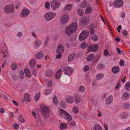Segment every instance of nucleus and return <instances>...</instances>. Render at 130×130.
Segmentation results:
<instances>
[{"mask_svg": "<svg viewBox=\"0 0 130 130\" xmlns=\"http://www.w3.org/2000/svg\"><path fill=\"white\" fill-rule=\"evenodd\" d=\"M77 24L76 22L71 23L68 26L65 30V32L68 36H70L72 33L74 32L77 30Z\"/></svg>", "mask_w": 130, "mask_h": 130, "instance_id": "obj_1", "label": "nucleus"}, {"mask_svg": "<svg viewBox=\"0 0 130 130\" xmlns=\"http://www.w3.org/2000/svg\"><path fill=\"white\" fill-rule=\"evenodd\" d=\"M41 112L43 116L44 119L46 120L49 117V109L47 107L44 106H41Z\"/></svg>", "mask_w": 130, "mask_h": 130, "instance_id": "obj_2", "label": "nucleus"}, {"mask_svg": "<svg viewBox=\"0 0 130 130\" xmlns=\"http://www.w3.org/2000/svg\"><path fill=\"white\" fill-rule=\"evenodd\" d=\"M89 33V31L88 30L83 31L79 36V40L82 41L85 40L88 36Z\"/></svg>", "mask_w": 130, "mask_h": 130, "instance_id": "obj_3", "label": "nucleus"}, {"mask_svg": "<svg viewBox=\"0 0 130 130\" xmlns=\"http://www.w3.org/2000/svg\"><path fill=\"white\" fill-rule=\"evenodd\" d=\"M56 14V13L49 12L44 15V17L47 21H49L51 20L54 18Z\"/></svg>", "mask_w": 130, "mask_h": 130, "instance_id": "obj_4", "label": "nucleus"}, {"mask_svg": "<svg viewBox=\"0 0 130 130\" xmlns=\"http://www.w3.org/2000/svg\"><path fill=\"white\" fill-rule=\"evenodd\" d=\"M99 48V45L96 44L89 45L87 48V50L89 52H95L98 50Z\"/></svg>", "mask_w": 130, "mask_h": 130, "instance_id": "obj_5", "label": "nucleus"}, {"mask_svg": "<svg viewBox=\"0 0 130 130\" xmlns=\"http://www.w3.org/2000/svg\"><path fill=\"white\" fill-rule=\"evenodd\" d=\"M63 71L65 74L70 76L73 73V69L71 68L68 66L64 68Z\"/></svg>", "mask_w": 130, "mask_h": 130, "instance_id": "obj_6", "label": "nucleus"}, {"mask_svg": "<svg viewBox=\"0 0 130 130\" xmlns=\"http://www.w3.org/2000/svg\"><path fill=\"white\" fill-rule=\"evenodd\" d=\"M60 5L59 1L57 0L52 1L51 3V7L54 10H55L56 8L59 7Z\"/></svg>", "mask_w": 130, "mask_h": 130, "instance_id": "obj_7", "label": "nucleus"}, {"mask_svg": "<svg viewBox=\"0 0 130 130\" xmlns=\"http://www.w3.org/2000/svg\"><path fill=\"white\" fill-rule=\"evenodd\" d=\"M14 8L13 5H8L5 8V12L7 13L13 12L14 11Z\"/></svg>", "mask_w": 130, "mask_h": 130, "instance_id": "obj_8", "label": "nucleus"}, {"mask_svg": "<svg viewBox=\"0 0 130 130\" xmlns=\"http://www.w3.org/2000/svg\"><path fill=\"white\" fill-rule=\"evenodd\" d=\"M69 20V16L67 14L62 15L60 18V22L62 24L67 23Z\"/></svg>", "mask_w": 130, "mask_h": 130, "instance_id": "obj_9", "label": "nucleus"}, {"mask_svg": "<svg viewBox=\"0 0 130 130\" xmlns=\"http://www.w3.org/2000/svg\"><path fill=\"white\" fill-rule=\"evenodd\" d=\"M123 2L122 0H116L114 3V6L117 8L122 6Z\"/></svg>", "mask_w": 130, "mask_h": 130, "instance_id": "obj_10", "label": "nucleus"}, {"mask_svg": "<svg viewBox=\"0 0 130 130\" xmlns=\"http://www.w3.org/2000/svg\"><path fill=\"white\" fill-rule=\"evenodd\" d=\"M30 12V11L27 9H23L21 13V15L22 17H26L29 14Z\"/></svg>", "mask_w": 130, "mask_h": 130, "instance_id": "obj_11", "label": "nucleus"}, {"mask_svg": "<svg viewBox=\"0 0 130 130\" xmlns=\"http://www.w3.org/2000/svg\"><path fill=\"white\" fill-rule=\"evenodd\" d=\"M64 48L63 46L61 44H59L57 48L56 51V53H62L63 52Z\"/></svg>", "mask_w": 130, "mask_h": 130, "instance_id": "obj_12", "label": "nucleus"}, {"mask_svg": "<svg viewBox=\"0 0 130 130\" xmlns=\"http://www.w3.org/2000/svg\"><path fill=\"white\" fill-rule=\"evenodd\" d=\"M26 101L27 102L30 101V99L29 94L27 93H25L24 94V99L22 101V102H24Z\"/></svg>", "mask_w": 130, "mask_h": 130, "instance_id": "obj_13", "label": "nucleus"}, {"mask_svg": "<svg viewBox=\"0 0 130 130\" xmlns=\"http://www.w3.org/2000/svg\"><path fill=\"white\" fill-rule=\"evenodd\" d=\"M111 70L113 73L115 74L117 73L119 71V68L118 66H114L112 68Z\"/></svg>", "mask_w": 130, "mask_h": 130, "instance_id": "obj_14", "label": "nucleus"}, {"mask_svg": "<svg viewBox=\"0 0 130 130\" xmlns=\"http://www.w3.org/2000/svg\"><path fill=\"white\" fill-rule=\"evenodd\" d=\"M113 98L112 96L110 95L105 100V103L107 104H109L112 102L113 100Z\"/></svg>", "mask_w": 130, "mask_h": 130, "instance_id": "obj_15", "label": "nucleus"}, {"mask_svg": "<svg viewBox=\"0 0 130 130\" xmlns=\"http://www.w3.org/2000/svg\"><path fill=\"white\" fill-rule=\"evenodd\" d=\"M66 101L68 103H72L74 101L73 98L71 96H67L66 98Z\"/></svg>", "mask_w": 130, "mask_h": 130, "instance_id": "obj_16", "label": "nucleus"}, {"mask_svg": "<svg viewBox=\"0 0 130 130\" xmlns=\"http://www.w3.org/2000/svg\"><path fill=\"white\" fill-rule=\"evenodd\" d=\"M67 112L66 111L62 109H60L59 110V115L62 117H64L67 114Z\"/></svg>", "mask_w": 130, "mask_h": 130, "instance_id": "obj_17", "label": "nucleus"}, {"mask_svg": "<svg viewBox=\"0 0 130 130\" xmlns=\"http://www.w3.org/2000/svg\"><path fill=\"white\" fill-rule=\"evenodd\" d=\"M44 55L43 54L42 51H41L36 54L35 56L36 59H40L43 58Z\"/></svg>", "mask_w": 130, "mask_h": 130, "instance_id": "obj_18", "label": "nucleus"}, {"mask_svg": "<svg viewBox=\"0 0 130 130\" xmlns=\"http://www.w3.org/2000/svg\"><path fill=\"white\" fill-rule=\"evenodd\" d=\"M62 72V70L60 69L57 70L56 73V74L55 76V78L56 79H58L61 76V75Z\"/></svg>", "mask_w": 130, "mask_h": 130, "instance_id": "obj_19", "label": "nucleus"}, {"mask_svg": "<svg viewBox=\"0 0 130 130\" xmlns=\"http://www.w3.org/2000/svg\"><path fill=\"white\" fill-rule=\"evenodd\" d=\"M46 74L48 77H52L53 75L54 72L53 70H50L46 71Z\"/></svg>", "mask_w": 130, "mask_h": 130, "instance_id": "obj_20", "label": "nucleus"}, {"mask_svg": "<svg viewBox=\"0 0 130 130\" xmlns=\"http://www.w3.org/2000/svg\"><path fill=\"white\" fill-rule=\"evenodd\" d=\"M36 63V62L35 60L34 59L31 60L29 62L30 67L31 68H34L35 66Z\"/></svg>", "mask_w": 130, "mask_h": 130, "instance_id": "obj_21", "label": "nucleus"}, {"mask_svg": "<svg viewBox=\"0 0 130 130\" xmlns=\"http://www.w3.org/2000/svg\"><path fill=\"white\" fill-rule=\"evenodd\" d=\"M76 56L75 53H73L69 56L68 57V60L69 61H71Z\"/></svg>", "mask_w": 130, "mask_h": 130, "instance_id": "obj_22", "label": "nucleus"}, {"mask_svg": "<svg viewBox=\"0 0 130 130\" xmlns=\"http://www.w3.org/2000/svg\"><path fill=\"white\" fill-rule=\"evenodd\" d=\"M95 57L94 55L93 54H90L88 55L87 57V59L89 61H91Z\"/></svg>", "mask_w": 130, "mask_h": 130, "instance_id": "obj_23", "label": "nucleus"}, {"mask_svg": "<svg viewBox=\"0 0 130 130\" xmlns=\"http://www.w3.org/2000/svg\"><path fill=\"white\" fill-rule=\"evenodd\" d=\"M94 130H102V127L98 124L94 125L93 127Z\"/></svg>", "mask_w": 130, "mask_h": 130, "instance_id": "obj_24", "label": "nucleus"}, {"mask_svg": "<svg viewBox=\"0 0 130 130\" xmlns=\"http://www.w3.org/2000/svg\"><path fill=\"white\" fill-rule=\"evenodd\" d=\"M104 77V75L102 73H99L97 74L96 76V79L98 80H100L102 79Z\"/></svg>", "mask_w": 130, "mask_h": 130, "instance_id": "obj_25", "label": "nucleus"}, {"mask_svg": "<svg viewBox=\"0 0 130 130\" xmlns=\"http://www.w3.org/2000/svg\"><path fill=\"white\" fill-rule=\"evenodd\" d=\"M105 67V65L103 64L99 63L96 66L97 68L99 70H101L104 69Z\"/></svg>", "mask_w": 130, "mask_h": 130, "instance_id": "obj_26", "label": "nucleus"}, {"mask_svg": "<svg viewBox=\"0 0 130 130\" xmlns=\"http://www.w3.org/2000/svg\"><path fill=\"white\" fill-rule=\"evenodd\" d=\"M67 113V114L64 118L65 119L67 120L68 121H70L72 120V118L69 114L68 113Z\"/></svg>", "mask_w": 130, "mask_h": 130, "instance_id": "obj_27", "label": "nucleus"}, {"mask_svg": "<svg viewBox=\"0 0 130 130\" xmlns=\"http://www.w3.org/2000/svg\"><path fill=\"white\" fill-rule=\"evenodd\" d=\"M129 96V95L127 92L124 93L123 95L122 99H128Z\"/></svg>", "mask_w": 130, "mask_h": 130, "instance_id": "obj_28", "label": "nucleus"}, {"mask_svg": "<svg viewBox=\"0 0 130 130\" xmlns=\"http://www.w3.org/2000/svg\"><path fill=\"white\" fill-rule=\"evenodd\" d=\"M88 44L87 43L84 42L82 43L81 44L80 47L82 49H85L88 46Z\"/></svg>", "mask_w": 130, "mask_h": 130, "instance_id": "obj_29", "label": "nucleus"}, {"mask_svg": "<svg viewBox=\"0 0 130 130\" xmlns=\"http://www.w3.org/2000/svg\"><path fill=\"white\" fill-rule=\"evenodd\" d=\"M42 43L40 41L38 40H37L34 43V45L35 46L37 47L40 46L42 44Z\"/></svg>", "mask_w": 130, "mask_h": 130, "instance_id": "obj_30", "label": "nucleus"}, {"mask_svg": "<svg viewBox=\"0 0 130 130\" xmlns=\"http://www.w3.org/2000/svg\"><path fill=\"white\" fill-rule=\"evenodd\" d=\"M67 126V124L65 123H61L60 124V128L61 129H65Z\"/></svg>", "mask_w": 130, "mask_h": 130, "instance_id": "obj_31", "label": "nucleus"}, {"mask_svg": "<svg viewBox=\"0 0 130 130\" xmlns=\"http://www.w3.org/2000/svg\"><path fill=\"white\" fill-rule=\"evenodd\" d=\"M92 11V9L91 7H88L86 9L85 13L86 14H89Z\"/></svg>", "mask_w": 130, "mask_h": 130, "instance_id": "obj_32", "label": "nucleus"}, {"mask_svg": "<svg viewBox=\"0 0 130 130\" xmlns=\"http://www.w3.org/2000/svg\"><path fill=\"white\" fill-rule=\"evenodd\" d=\"M125 89L126 90L130 91V82H128L125 85Z\"/></svg>", "mask_w": 130, "mask_h": 130, "instance_id": "obj_33", "label": "nucleus"}, {"mask_svg": "<svg viewBox=\"0 0 130 130\" xmlns=\"http://www.w3.org/2000/svg\"><path fill=\"white\" fill-rule=\"evenodd\" d=\"M80 22L83 25H86L87 24V21L86 19L85 18H82Z\"/></svg>", "mask_w": 130, "mask_h": 130, "instance_id": "obj_34", "label": "nucleus"}, {"mask_svg": "<svg viewBox=\"0 0 130 130\" xmlns=\"http://www.w3.org/2000/svg\"><path fill=\"white\" fill-rule=\"evenodd\" d=\"M87 6L86 1L85 0L80 5V7L83 8H86Z\"/></svg>", "mask_w": 130, "mask_h": 130, "instance_id": "obj_35", "label": "nucleus"}, {"mask_svg": "<svg viewBox=\"0 0 130 130\" xmlns=\"http://www.w3.org/2000/svg\"><path fill=\"white\" fill-rule=\"evenodd\" d=\"M72 8V6L71 5L68 4L64 8V10H69Z\"/></svg>", "mask_w": 130, "mask_h": 130, "instance_id": "obj_36", "label": "nucleus"}, {"mask_svg": "<svg viewBox=\"0 0 130 130\" xmlns=\"http://www.w3.org/2000/svg\"><path fill=\"white\" fill-rule=\"evenodd\" d=\"M79 108L77 107L74 106L73 109V111L74 113L77 114L78 112Z\"/></svg>", "mask_w": 130, "mask_h": 130, "instance_id": "obj_37", "label": "nucleus"}, {"mask_svg": "<svg viewBox=\"0 0 130 130\" xmlns=\"http://www.w3.org/2000/svg\"><path fill=\"white\" fill-rule=\"evenodd\" d=\"M11 69L15 70L17 69V64L16 63H12L11 66Z\"/></svg>", "mask_w": 130, "mask_h": 130, "instance_id": "obj_38", "label": "nucleus"}, {"mask_svg": "<svg viewBox=\"0 0 130 130\" xmlns=\"http://www.w3.org/2000/svg\"><path fill=\"white\" fill-rule=\"evenodd\" d=\"M24 71L26 76L28 77L30 75V74L29 69H26Z\"/></svg>", "mask_w": 130, "mask_h": 130, "instance_id": "obj_39", "label": "nucleus"}, {"mask_svg": "<svg viewBox=\"0 0 130 130\" xmlns=\"http://www.w3.org/2000/svg\"><path fill=\"white\" fill-rule=\"evenodd\" d=\"M123 106L124 108L126 109H127L129 108L130 107V104L127 103H125L123 104Z\"/></svg>", "mask_w": 130, "mask_h": 130, "instance_id": "obj_40", "label": "nucleus"}, {"mask_svg": "<svg viewBox=\"0 0 130 130\" xmlns=\"http://www.w3.org/2000/svg\"><path fill=\"white\" fill-rule=\"evenodd\" d=\"M52 92V90L50 89H46L44 91V94L46 95H49Z\"/></svg>", "mask_w": 130, "mask_h": 130, "instance_id": "obj_41", "label": "nucleus"}, {"mask_svg": "<svg viewBox=\"0 0 130 130\" xmlns=\"http://www.w3.org/2000/svg\"><path fill=\"white\" fill-rule=\"evenodd\" d=\"M60 106L63 108H65L66 107V104L64 102L61 101L60 103Z\"/></svg>", "mask_w": 130, "mask_h": 130, "instance_id": "obj_42", "label": "nucleus"}, {"mask_svg": "<svg viewBox=\"0 0 130 130\" xmlns=\"http://www.w3.org/2000/svg\"><path fill=\"white\" fill-rule=\"evenodd\" d=\"M98 37L97 36L95 35L91 37V39L94 41H96L98 40Z\"/></svg>", "mask_w": 130, "mask_h": 130, "instance_id": "obj_43", "label": "nucleus"}, {"mask_svg": "<svg viewBox=\"0 0 130 130\" xmlns=\"http://www.w3.org/2000/svg\"><path fill=\"white\" fill-rule=\"evenodd\" d=\"M77 12L79 15L80 16H83L84 14V12L82 9H79L78 10Z\"/></svg>", "mask_w": 130, "mask_h": 130, "instance_id": "obj_44", "label": "nucleus"}, {"mask_svg": "<svg viewBox=\"0 0 130 130\" xmlns=\"http://www.w3.org/2000/svg\"><path fill=\"white\" fill-rule=\"evenodd\" d=\"M85 90V88L83 86H80L78 90V91L79 92H83Z\"/></svg>", "mask_w": 130, "mask_h": 130, "instance_id": "obj_45", "label": "nucleus"}, {"mask_svg": "<svg viewBox=\"0 0 130 130\" xmlns=\"http://www.w3.org/2000/svg\"><path fill=\"white\" fill-rule=\"evenodd\" d=\"M20 122L22 123H24L25 122L24 119H23V117L21 116H20L18 118Z\"/></svg>", "mask_w": 130, "mask_h": 130, "instance_id": "obj_46", "label": "nucleus"}, {"mask_svg": "<svg viewBox=\"0 0 130 130\" xmlns=\"http://www.w3.org/2000/svg\"><path fill=\"white\" fill-rule=\"evenodd\" d=\"M24 74L23 71L22 70H21L20 71V77L21 79H22L24 78Z\"/></svg>", "mask_w": 130, "mask_h": 130, "instance_id": "obj_47", "label": "nucleus"}, {"mask_svg": "<svg viewBox=\"0 0 130 130\" xmlns=\"http://www.w3.org/2000/svg\"><path fill=\"white\" fill-rule=\"evenodd\" d=\"M80 98L79 97L77 96H75V102L77 103H79L80 102Z\"/></svg>", "mask_w": 130, "mask_h": 130, "instance_id": "obj_48", "label": "nucleus"}, {"mask_svg": "<svg viewBox=\"0 0 130 130\" xmlns=\"http://www.w3.org/2000/svg\"><path fill=\"white\" fill-rule=\"evenodd\" d=\"M53 101L55 105L57 104V100L56 96H55L53 98Z\"/></svg>", "mask_w": 130, "mask_h": 130, "instance_id": "obj_49", "label": "nucleus"}, {"mask_svg": "<svg viewBox=\"0 0 130 130\" xmlns=\"http://www.w3.org/2000/svg\"><path fill=\"white\" fill-rule=\"evenodd\" d=\"M40 96V94L39 93H38L36 94L35 97V100L36 101H38L39 98Z\"/></svg>", "mask_w": 130, "mask_h": 130, "instance_id": "obj_50", "label": "nucleus"}, {"mask_svg": "<svg viewBox=\"0 0 130 130\" xmlns=\"http://www.w3.org/2000/svg\"><path fill=\"white\" fill-rule=\"evenodd\" d=\"M89 67L88 65H86L83 68V70L85 72H87L89 70Z\"/></svg>", "mask_w": 130, "mask_h": 130, "instance_id": "obj_51", "label": "nucleus"}, {"mask_svg": "<svg viewBox=\"0 0 130 130\" xmlns=\"http://www.w3.org/2000/svg\"><path fill=\"white\" fill-rule=\"evenodd\" d=\"M120 65L121 66H123L124 64V62L123 59H121L119 62Z\"/></svg>", "mask_w": 130, "mask_h": 130, "instance_id": "obj_52", "label": "nucleus"}, {"mask_svg": "<svg viewBox=\"0 0 130 130\" xmlns=\"http://www.w3.org/2000/svg\"><path fill=\"white\" fill-rule=\"evenodd\" d=\"M45 6L46 8L49 9L50 8V3L49 2H46L45 4Z\"/></svg>", "mask_w": 130, "mask_h": 130, "instance_id": "obj_53", "label": "nucleus"}, {"mask_svg": "<svg viewBox=\"0 0 130 130\" xmlns=\"http://www.w3.org/2000/svg\"><path fill=\"white\" fill-rule=\"evenodd\" d=\"M90 33L91 35H93L95 33V31L93 27L90 28Z\"/></svg>", "mask_w": 130, "mask_h": 130, "instance_id": "obj_54", "label": "nucleus"}, {"mask_svg": "<svg viewBox=\"0 0 130 130\" xmlns=\"http://www.w3.org/2000/svg\"><path fill=\"white\" fill-rule=\"evenodd\" d=\"M71 126H75L76 125V122L75 121H73L71 122H70L68 123Z\"/></svg>", "mask_w": 130, "mask_h": 130, "instance_id": "obj_55", "label": "nucleus"}, {"mask_svg": "<svg viewBox=\"0 0 130 130\" xmlns=\"http://www.w3.org/2000/svg\"><path fill=\"white\" fill-rule=\"evenodd\" d=\"M122 34L124 36H127L128 35L127 31L125 30H124L122 32Z\"/></svg>", "mask_w": 130, "mask_h": 130, "instance_id": "obj_56", "label": "nucleus"}, {"mask_svg": "<svg viewBox=\"0 0 130 130\" xmlns=\"http://www.w3.org/2000/svg\"><path fill=\"white\" fill-rule=\"evenodd\" d=\"M58 54L56 55V58L57 59H60L62 57V55L60 54V53H57Z\"/></svg>", "mask_w": 130, "mask_h": 130, "instance_id": "obj_57", "label": "nucleus"}, {"mask_svg": "<svg viewBox=\"0 0 130 130\" xmlns=\"http://www.w3.org/2000/svg\"><path fill=\"white\" fill-rule=\"evenodd\" d=\"M13 127L15 129H17L19 127V125L17 124H14L13 125Z\"/></svg>", "mask_w": 130, "mask_h": 130, "instance_id": "obj_58", "label": "nucleus"}, {"mask_svg": "<svg viewBox=\"0 0 130 130\" xmlns=\"http://www.w3.org/2000/svg\"><path fill=\"white\" fill-rule=\"evenodd\" d=\"M37 122L39 123L42 126H43V124L42 123L41 120L40 118H39L37 120Z\"/></svg>", "mask_w": 130, "mask_h": 130, "instance_id": "obj_59", "label": "nucleus"}, {"mask_svg": "<svg viewBox=\"0 0 130 130\" xmlns=\"http://www.w3.org/2000/svg\"><path fill=\"white\" fill-rule=\"evenodd\" d=\"M120 82L119 81L117 83L116 86V89H118L119 88L121 87V85L120 84Z\"/></svg>", "mask_w": 130, "mask_h": 130, "instance_id": "obj_60", "label": "nucleus"}, {"mask_svg": "<svg viewBox=\"0 0 130 130\" xmlns=\"http://www.w3.org/2000/svg\"><path fill=\"white\" fill-rule=\"evenodd\" d=\"M53 82L52 80L49 81L47 83V86L48 87L51 86L52 85Z\"/></svg>", "mask_w": 130, "mask_h": 130, "instance_id": "obj_61", "label": "nucleus"}, {"mask_svg": "<svg viewBox=\"0 0 130 130\" xmlns=\"http://www.w3.org/2000/svg\"><path fill=\"white\" fill-rule=\"evenodd\" d=\"M76 39L75 37H71L70 38V40L71 41H74Z\"/></svg>", "mask_w": 130, "mask_h": 130, "instance_id": "obj_62", "label": "nucleus"}, {"mask_svg": "<svg viewBox=\"0 0 130 130\" xmlns=\"http://www.w3.org/2000/svg\"><path fill=\"white\" fill-rule=\"evenodd\" d=\"M104 55L105 56H107L108 54L109 53L107 49H106L104 50Z\"/></svg>", "mask_w": 130, "mask_h": 130, "instance_id": "obj_63", "label": "nucleus"}, {"mask_svg": "<svg viewBox=\"0 0 130 130\" xmlns=\"http://www.w3.org/2000/svg\"><path fill=\"white\" fill-rule=\"evenodd\" d=\"M5 112V110L3 108H0V113H3Z\"/></svg>", "mask_w": 130, "mask_h": 130, "instance_id": "obj_64", "label": "nucleus"}]
</instances>
